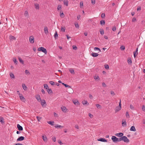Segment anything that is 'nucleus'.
I'll return each mask as SVG.
<instances>
[{
  "label": "nucleus",
  "instance_id": "1",
  "mask_svg": "<svg viewBox=\"0 0 145 145\" xmlns=\"http://www.w3.org/2000/svg\"><path fill=\"white\" fill-rule=\"evenodd\" d=\"M120 101L119 103V105L118 106L116 107L115 109V112H117L119 111L121 109V100L120 99Z\"/></svg>",
  "mask_w": 145,
  "mask_h": 145
},
{
  "label": "nucleus",
  "instance_id": "2",
  "mask_svg": "<svg viewBox=\"0 0 145 145\" xmlns=\"http://www.w3.org/2000/svg\"><path fill=\"white\" fill-rule=\"evenodd\" d=\"M38 50L39 51H42V52H44L46 54H47V51L46 49L44 48V47H41L39 48L38 49Z\"/></svg>",
  "mask_w": 145,
  "mask_h": 145
},
{
  "label": "nucleus",
  "instance_id": "3",
  "mask_svg": "<svg viewBox=\"0 0 145 145\" xmlns=\"http://www.w3.org/2000/svg\"><path fill=\"white\" fill-rule=\"evenodd\" d=\"M122 140L125 142L128 143L129 142V140L127 138V137L125 136L122 137Z\"/></svg>",
  "mask_w": 145,
  "mask_h": 145
},
{
  "label": "nucleus",
  "instance_id": "4",
  "mask_svg": "<svg viewBox=\"0 0 145 145\" xmlns=\"http://www.w3.org/2000/svg\"><path fill=\"white\" fill-rule=\"evenodd\" d=\"M19 95L21 100L24 102H25V99L24 97L22 94L19 93Z\"/></svg>",
  "mask_w": 145,
  "mask_h": 145
},
{
  "label": "nucleus",
  "instance_id": "5",
  "mask_svg": "<svg viewBox=\"0 0 145 145\" xmlns=\"http://www.w3.org/2000/svg\"><path fill=\"white\" fill-rule=\"evenodd\" d=\"M40 102L41 105L43 107H45L46 106V102L45 100H41V101H40Z\"/></svg>",
  "mask_w": 145,
  "mask_h": 145
},
{
  "label": "nucleus",
  "instance_id": "6",
  "mask_svg": "<svg viewBox=\"0 0 145 145\" xmlns=\"http://www.w3.org/2000/svg\"><path fill=\"white\" fill-rule=\"evenodd\" d=\"M29 42L31 43L34 42V38L33 36H31L29 37Z\"/></svg>",
  "mask_w": 145,
  "mask_h": 145
},
{
  "label": "nucleus",
  "instance_id": "7",
  "mask_svg": "<svg viewBox=\"0 0 145 145\" xmlns=\"http://www.w3.org/2000/svg\"><path fill=\"white\" fill-rule=\"evenodd\" d=\"M111 139L113 142H117L118 138L115 136H112Z\"/></svg>",
  "mask_w": 145,
  "mask_h": 145
},
{
  "label": "nucleus",
  "instance_id": "8",
  "mask_svg": "<svg viewBox=\"0 0 145 145\" xmlns=\"http://www.w3.org/2000/svg\"><path fill=\"white\" fill-rule=\"evenodd\" d=\"M69 89H68V91H67V92L69 93H73L74 92V91L73 89L71 88V87H69Z\"/></svg>",
  "mask_w": 145,
  "mask_h": 145
},
{
  "label": "nucleus",
  "instance_id": "9",
  "mask_svg": "<svg viewBox=\"0 0 145 145\" xmlns=\"http://www.w3.org/2000/svg\"><path fill=\"white\" fill-rule=\"evenodd\" d=\"M98 141H100L103 142H107V140L104 138H101L97 139Z\"/></svg>",
  "mask_w": 145,
  "mask_h": 145
},
{
  "label": "nucleus",
  "instance_id": "10",
  "mask_svg": "<svg viewBox=\"0 0 145 145\" xmlns=\"http://www.w3.org/2000/svg\"><path fill=\"white\" fill-rule=\"evenodd\" d=\"M72 101L74 104L75 105L79 104V103L77 100H73Z\"/></svg>",
  "mask_w": 145,
  "mask_h": 145
},
{
  "label": "nucleus",
  "instance_id": "11",
  "mask_svg": "<svg viewBox=\"0 0 145 145\" xmlns=\"http://www.w3.org/2000/svg\"><path fill=\"white\" fill-rule=\"evenodd\" d=\"M17 127L19 131H22L23 130L22 127L19 124H17Z\"/></svg>",
  "mask_w": 145,
  "mask_h": 145
},
{
  "label": "nucleus",
  "instance_id": "12",
  "mask_svg": "<svg viewBox=\"0 0 145 145\" xmlns=\"http://www.w3.org/2000/svg\"><path fill=\"white\" fill-rule=\"evenodd\" d=\"M44 31L46 35L48 33V29L47 27H44Z\"/></svg>",
  "mask_w": 145,
  "mask_h": 145
},
{
  "label": "nucleus",
  "instance_id": "13",
  "mask_svg": "<svg viewBox=\"0 0 145 145\" xmlns=\"http://www.w3.org/2000/svg\"><path fill=\"white\" fill-rule=\"evenodd\" d=\"M62 110L64 112H67V109L66 108L65 106H63L61 108Z\"/></svg>",
  "mask_w": 145,
  "mask_h": 145
},
{
  "label": "nucleus",
  "instance_id": "14",
  "mask_svg": "<svg viewBox=\"0 0 145 145\" xmlns=\"http://www.w3.org/2000/svg\"><path fill=\"white\" fill-rule=\"evenodd\" d=\"M24 137L23 136H21L19 137L17 140V141H22L24 140Z\"/></svg>",
  "mask_w": 145,
  "mask_h": 145
},
{
  "label": "nucleus",
  "instance_id": "15",
  "mask_svg": "<svg viewBox=\"0 0 145 145\" xmlns=\"http://www.w3.org/2000/svg\"><path fill=\"white\" fill-rule=\"evenodd\" d=\"M35 97L36 99H37V100L39 102H40V101H41L42 100L39 95H37L36 96H35Z\"/></svg>",
  "mask_w": 145,
  "mask_h": 145
},
{
  "label": "nucleus",
  "instance_id": "16",
  "mask_svg": "<svg viewBox=\"0 0 145 145\" xmlns=\"http://www.w3.org/2000/svg\"><path fill=\"white\" fill-rule=\"evenodd\" d=\"M24 16H25L27 18L29 17V15L28 12L27 11H25L24 13Z\"/></svg>",
  "mask_w": 145,
  "mask_h": 145
},
{
  "label": "nucleus",
  "instance_id": "17",
  "mask_svg": "<svg viewBox=\"0 0 145 145\" xmlns=\"http://www.w3.org/2000/svg\"><path fill=\"white\" fill-rule=\"evenodd\" d=\"M123 134L122 133H116L115 135L118 137H122L123 135Z\"/></svg>",
  "mask_w": 145,
  "mask_h": 145
},
{
  "label": "nucleus",
  "instance_id": "18",
  "mask_svg": "<svg viewBox=\"0 0 145 145\" xmlns=\"http://www.w3.org/2000/svg\"><path fill=\"white\" fill-rule=\"evenodd\" d=\"M130 130L131 131H136V129L135 128V126H132L130 128Z\"/></svg>",
  "mask_w": 145,
  "mask_h": 145
},
{
  "label": "nucleus",
  "instance_id": "19",
  "mask_svg": "<svg viewBox=\"0 0 145 145\" xmlns=\"http://www.w3.org/2000/svg\"><path fill=\"white\" fill-rule=\"evenodd\" d=\"M82 103L84 105H88L89 104V103H88L87 101L86 100L83 101H82Z\"/></svg>",
  "mask_w": 145,
  "mask_h": 145
},
{
  "label": "nucleus",
  "instance_id": "20",
  "mask_svg": "<svg viewBox=\"0 0 145 145\" xmlns=\"http://www.w3.org/2000/svg\"><path fill=\"white\" fill-rule=\"evenodd\" d=\"M35 8L36 9H39V5L37 3L35 4Z\"/></svg>",
  "mask_w": 145,
  "mask_h": 145
},
{
  "label": "nucleus",
  "instance_id": "21",
  "mask_svg": "<svg viewBox=\"0 0 145 145\" xmlns=\"http://www.w3.org/2000/svg\"><path fill=\"white\" fill-rule=\"evenodd\" d=\"M98 54L95 53H91V55L93 57H96L98 56Z\"/></svg>",
  "mask_w": 145,
  "mask_h": 145
},
{
  "label": "nucleus",
  "instance_id": "22",
  "mask_svg": "<svg viewBox=\"0 0 145 145\" xmlns=\"http://www.w3.org/2000/svg\"><path fill=\"white\" fill-rule=\"evenodd\" d=\"M68 1L67 0H64L63 1L64 4L67 6L68 5Z\"/></svg>",
  "mask_w": 145,
  "mask_h": 145
},
{
  "label": "nucleus",
  "instance_id": "23",
  "mask_svg": "<svg viewBox=\"0 0 145 145\" xmlns=\"http://www.w3.org/2000/svg\"><path fill=\"white\" fill-rule=\"evenodd\" d=\"M55 127L56 128L58 127V128H60V129H61L62 128H63V126L60 125H56L55 126Z\"/></svg>",
  "mask_w": 145,
  "mask_h": 145
},
{
  "label": "nucleus",
  "instance_id": "24",
  "mask_svg": "<svg viewBox=\"0 0 145 145\" xmlns=\"http://www.w3.org/2000/svg\"><path fill=\"white\" fill-rule=\"evenodd\" d=\"M9 39L10 40H15L16 38L14 37L11 35L9 37Z\"/></svg>",
  "mask_w": 145,
  "mask_h": 145
},
{
  "label": "nucleus",
  "instance_id": "25",
  "mask_svg": "<svg viewBox=\"0 0 145 145\" xmlns=\"http://www.w3.org/2000/svg\"><path fill=\"white\" fill-rule=\"evenodd\" d=\"M22 88H23L24 89V90H26L27 89V87L26 86H25V84H22Z\"/></svg>",
  "mask_w": 145,
  "mask_h": 145
},
{
  "label": "nucleus",
  "instance_id": "26",
  "mask_svg": "<svg viewBox=\"0 0 145 145\" xmlns=\"http://www.w3.org/2000/svg\"><path fill=\"white\" fill-rule=\"evenodd\" d=\"M122 124L123 126H125L126 125V122L125 121H123V120L122 121Z\"/></svg>",
  "mask_w": 145,
  "mask_h": 145
},
{
  "label": "nucleus",
  "instance_id": "27",
  "mask_svg": "<svg viewBox=\"0 0 145 145\" xmlns=\"http://www.w3.org/2000/svg\"><path fill=\"white\" fill-rule=\"evenodd\" d=\"M48 123L53 125H54V121H48L47 122Z\"/></svg>",
  "mask_w": 145,
  "mask_h": 145
},
{
  "label": "nucleus",
  "instance_id": "28",
  "mask_svg": "<svg viewBox=\"0 0 145 145\" xmlns=\"http://www.w3.org/2000/svg\"><path fill=\"white\" fill-rule=\"evenodd\" d=\"M69 71L72 74H74V70L72 69H69Z\"/></svg>",
  "mask_w": 145,
  "mask_h": 145
},
{
  "label": "nucleus",
  "instance_id": "29",
  "mask_svg": "<svg viewBox=\"0 0 145 145\" xmlns=\"http://www.w3.org/2000/svg\"><path fill=\"white\" fill-rule=\"evenodd\" d=\"M100 24L101 25H104L105 24V22L104 20H102L100 21Z\"/></svg>",
  "mask_w": 145,
  "mask_h": 145
},
{
  "label": "nucleus",
  "instance_id": "30",
  "mask_svg": "<svg viewBox=\"0 0 145 145\" xmlns=\"http://www.w3.org/2000/svg\"><path fill=\"white\" fill-rule=\"evenodd\" d=\"M18 59L20 62V63H24V61L21 58H20V57H19Z\"/></svg>",
  "mask_w": 145,
  "mask_h": 145
},
{
  "label": "nucleus",
  "instance_id": "31",
  "mask_svg": "<svg viewBox=\"0 0 145 145\" xmlns=\"http://www.w3.org/2000/svg\"><path fill=\"white\" fill-rule=\"evenodd\" d=\"M60 16L61 18H63L64 17L65 15L63 12L61 13L60 12Z\"/></svg>",
  "mask_w": 145,
  "mask_h": 145
},
{
  "label": "nucleus",
  "instance_id": "32",
  "mask_svg": "<svg viewBox=\"0 0 145 145\" xmlns=\"http://www.w3.org/2000/svg\"><path fill=\"white\" fill-rule=\"evenodd\" d=\"M58 35L57 31H56V32L54 34V37L56 39V38L58 37Z\"/></svg>",
  "mask_w": 145,
  "mask_h": 145
},
{
  "label": "nucleus",
  "instance_id": "33",
  "mask_svg": "<svg viewBox=\"0 0 145 145\" xmlns=\"http://www.w3.org/2000/svg\"><path fill=\"white\" fill-rule=\"evenodd\" d=\"M47 90V92L49 94L51 93L52 92V89H49V88H48Z\"/></svg>",
  "mask_w": 145,
  "mask_h": 145
},
{
  "label": "nucleus",
  "instance_id": "34",
  "mask_svg": "<svg viewBox=\"0 0 145 145\" xmlns=\"http://www.w3.org/2000/svg\"><path fill=\"white\" fill-rule=\"evenodd\" d=\"M144 65H145V64H139V67H140V68L141 69H142L144 68Z\"/></svg>",
  "mask_w": 145,
  "mask_h": 145
},
{
  "label": "nucleus",
  "instance_id": "35",
  "mask_svg": "<svg viewBox=\"0 0 145 145\" xmlns=\"http://www.w3.org/2000/svg\"><path fill=\"white\" fill-rule=\"evenodd\" d=\"M61 5H58L57 7L58 10H61Z\"/></svg>",
  "mask_w": 145,
  "mask_h": 145
},
{
  "label": "nucleus",
  "instance_id": "36",
  "mask_svg": "<svg viewBox=\"0 0 145 145\" xmlns=\"http://www.w3.org/2000/svg\"><path fill=\"white\" fill-rule=\"evenodd\" d=\"M44 87L46 89H47L48 88H49L47 84H45L44 85Z\"/></svg>",
  "mask_w": 145,
  "mask_h": 145
},
{
  "label": "nucleus",
  "instance_id": "37",
  "mask_svg": "<svg viewBox=\"0 0 145 145\" xmlns=\"http://www.w3.org/2000/svg\"><path fill=\"white\" fill-rule=\"evenodd\" d=\"M100 34L102 35H103L104 34V30L103 29H100Z\"/></svg>",
  "mask_w": 145,
  "mask_h": 145
},
{
  "label": "nucleus",
  "instance_id": "38",
  "mask_svg": "<svg viewBox=\"0 0 145 145\" xmlns=\"http://www.w3.org/2000/svg\"><path fill=\"white\" fill-rule=\"evenodd\" d=\"M94 78L95 80H99L100 78L98 76H94Z\"/></svg>",
  "mask_w": 145,
  "mask_h": 145
},
{
  "label": "nucleus",
  "instance_id": "39",
  "mask_svg": "<svg viewBox=\"0 0 145 145\" xmlns=\"http://www.w3.org/2000/svg\"><path fill=\"white\" fill-rule=\"evenodd\" d=\"M0 122H1L2 123H4V119L2 117L0 118Z\"/></svg>",
  "mask_w": 145,
  "mask_h": 145
},
{
  "label": "nucleus",
  "instance_id": "40",
  "mask_svg": "<svg viewBox=\"0 0 145 145\" xmlns=\"http://www.w3.org/2000/svg\"><path fill=\"white\" fill-rule=\"evenodd\" d=\"M80 8H82L83 6V3L82 1L80 2Z\"/></svg>",
  "mask_w": 145,
  "mask_h": 145
},
{
  "label": "nucleus",
  "instance_id": "41",
  "mask_svg": "<svg viewBox=\"0 0 145 145\" xmlns=\"http://www.w3.org/2000/svg\"><path fill=\"white\" fill-rule=\"evenodd\" d=\"M105 67L106 69H109V66L107 64H105Z\"/></svg>",
  "mask_w": 145,
  "mask_h": 145
},
{
  "label": "nucleus",
  "instance_id": "42",
  "mask_svg": "<svg viewBox=\"0 0 145 145\" xmlns=\"http://www.w3.org/2000/svg\"><path fill=\"white\" fill-rule=\"evenodd\" d=\"M74 25H75V27L76 28H79V26L78 25V24L77 23H75Z\"/></svg>",
  "mask_w": 145,
  "mask_h": 145
},
{
  "label": "nucleus",
  "instance_id": "43",
  "mask_svg": "<svg viewBox=\"0 0 145 145\" xmlns=\"http://www.w3.org/2000/svg\"><path fill=\"white\" fill-rule=\"evenodd\" d=\"M10 77L12 78H14V74L12 73H10Z\"/></svg>",
  "mask_w": 145,
  "mask_h": 145
},
{
  "label": "nucleus",
  "instance_id": "44",
  "mask_svg": "<svg viewBox=\"0 0 145 145\" xmlns=\"http://www.w3.org/2000/svg\"><path fill=\"white\" fill-rule=\"evenodd\" d=\"M25 73L26 74H30V73L29 71L27 70H26L25 71Z\"/></svg>",
  "mask_w": 145,
  "mask_h": 145
},
{
  "label": "nucleus",
  "instance_id": "45",
  "mask_svg": "<svg viewBox=\"0 0 145 145\" xmlns=\"http://www.w3.org/2000/svg\"><path fill=\"white\" fill-rule=\"evenodd\" d=\"M37 119L38 121H40V120L42 118L41 117H39L38 116H37Z\"/></svg>",
  "mask_w": 145,
  "mask_h": 145
},
{
  "label": "nucleus",
  "instance_id": "46",
  "mask_svg": "<svg viewBox=\"0 0 145 145\" xmlns=\"http://www.w3.org/2000/svg\"><path fill=\"white\" fill-rule=\"evenodd\" d=\"M122 137L120 138H118L117 142H120L122 140Z\"/></svg>",
  "mask_w": 145,
  "mask_h": 145
},
{
  "label": "nucleus",
  "instance_id": "47",
  "mask_svg": "<svg viewBox=\"0 0 145 145\" xmlns=\"http://www.w3.org/2000/svg\"><path fill=\"white\" fill-rule=\"evenodd\" d=\"M42 138L44 141H46L47 140V138L46 137H44V136H42Z\"/></svg>",
  "mask_w": 145,
  "mask_h": 145
},
{
  "label": "nucleus",
  "instance_id": "48",
  "mask_svg": "<svg viewBox=\"0 0 145 145\" xmlns=\"http://www.w3.org/2000/svg\"><path fill=\"white\" fill-rule=\"evenodd\" d=\"M126 117L127 118H129V116L128 112H127L126 113Z\"/></svg>",
  "mask_w": 145,
  "mask_h": 145
},
{
  "label": "nucleus",
  "instance_id": "49",
  "mask_svg": "<svg viewBox=\"0 0 145 145\" xmlns=\"http://www.w3.org/2000/svg\"><path fill=\"white\" fill-rule=\"evenodd\" d=\"M94 50H98L99 51V52H101V51L100 49L99 48H97V47H95L94 48Z\"/></svg>",
  "mask_w": 145,
  "mask_h": 145
},
{
  "label": "nucleus",
  "instance_id": "50",
  "mask_svg": "<svg viewBox=\"0 0 145 145\" xmlns=\"http://www.w3.org/2000/svg\"><path fill=\"white\" fill-rule=\"evenodd\" d=\"M130 108L131 109L133 110H134V108L133 106L131 105H130Z\"/></svg>",
  "mask_w": 145,
  "mask_h": 145
},
{
  "label": "nucleus",
  "instance_id": "51",
  "mask_svg": "<svg viewBox=\"0 0 145 145\" xmlns=\"http://www.w3.org/2000/svg\"><path fill=\"white\" fill-rule=\"evenodd\" d=\"M101 17L102 18H104L105 17V13H102L101 14Z\"/></svg>",
  "mask_w": 145,
  "mask_h": 145
},
{
  "label": "nucleus",
  "instance_id": "52",
  "mask_svg": "<svg viewBox=\"0 0 145 145\" xmlns=\"http://www.w3.org/2000/svg\"><path fill=\"white\" fill-rule=\"evenodd\" d=\"M127 62H128V63H131L132 62V61H131V58H129L128 59H127Z\"/></svg>",
  "mask_w": 145,
  "mask_h": 145
},
{
  "label": "nucleus",
  "instance_id": "53",
  "mask_svg": "<svg viewBox=\"0 0 145 145\" xmlns=\"http://www.w3.org/2000/svg\"><path fill=\"white\" fill-rule=\"evenodd\" d=\"M65 27H61V31L63 32H65Z\"/></svg>",
  "mask_w": 145,
  "mask_h": 145
},
{
  "label": "nucleus",
  "instance_id": "54",
  "mask_svg": "<svg viewBox=\"0 0 145 145\" xmlns=\"http://www.w3.org/2000/svg\"><path fill=\"white\" fill-rule=\"evenodd\" d=\"M120 49L122 50H124L125 49V47L124 46H122L120 47Z\"/></svg>",
  "mask_w": 145,
  "mask_h": 145
},
{
  "label": "nucleus",
  "instance_id": "55",
  "mask_svg": "<svg viewBox=\"0 0 145 145\" xmlns=\"http://www.w3.org/2000/svg\"><path fill=\"white\" fill-rule=\"evenodd\" d=\"M49 83L52 85H54V82L53 81H50Z\"/></svg>",
  "mask_w": 145,
  "mask_h": 145
},
{
  "label": "nucleus",
  "instance_id": "56",
  "mask_svg": "<svg viewBox=\"0 0 145 145\" xmlns=\"http://www.w3.org/2000/svg\"><path fill=\"white\" fill-rule=\"evenodd\" d=\"M96 106L97 108H100L101 107V106L99 104H97Z\"/></svg>",
  "mask_w": 145,
  "mask_h": 145
},
{
  "label": "nucleus",
  "instance_id": "57",
  "mask_svg": "<svg viewBox=\"0 0 145 145\" xmlns=\"http://www.w3.org/2000/svg\"><path fill=\"white\" fill-rule=\"evenodd\" d=\"M91 3L93 5L95 3V0H91Z\"/></svg>",
  "mask_w": 145,
  "mask_h": 145
},
{
  "label": "nucleus",
  "instance_id": "58",
  "mask_svg": "<svg viewBox=\"0 0 145 145\" xmlns=\"http://www.w3.org/2000/svg\"><path fill=\"white\" fill-rule=\"evenodd\" d=\"M110 93L113 96H114V95H115V94L114 93V92L113 91H111Z\"/></svg>",
  "mask_w": 145,
  "mask_h": 145
},
{
  "label": "nucleus",
  "instance_id": "59",
  "mask_svg": "<svg viewBox=\"0 0 145 145\" xmlns=\"http://www.w3.org/2000/svg\"><path fill=\"white\" fill-rule=\"evenodd\" d=\"M142 109L143 111H145V106L144 105L142 106Z\"/></svg>",
  "mask_w": 145,
  "mask_h": 145
},
{
  "label": "nucleus",
  "instance_id": "60",
  "mask_svg": "<svg viewBox=\"0 0 145 145\" xmlns=\"http://www.w3.org/2000/svg\"><path fill=\"white\" fill-rule=\"evenodd\" d=\"M116 27L115 26H114V27L112 28V30L113 31H116Z\"/></svg>",
  "mask_w": 145,
  "mask_h": 145
},
{
  "label": "nucleus",
  "instance_id": "61",
  "mask_svg": "<svg viewBox=\"0 0 145 145\" xmlns=\"http://www.w3.org/2000/svg\"><path fill=\"white\" fill-rule=\"evenodd\" d=\"M72 48L73 49L75 50H76L77 48V47L76 46H72Z\"/></svg>",
  "mask_w": 145,
  "mask_h": 145
},
{
  "label": "nucleus",
  "instance_id": "62",
  "mask_svg": "<svg viewBox=\"0 0 145 145\" xmlns=\"http://www.w3.org/2000/svg\"><path fill=\"white\" fill-rule=\"evenodd\" d=\"M52 140L54 142H56V138L55 137H53L52 138Z\"/></svg>",
  "mask_w": 145,
  "mask_h": 145
},
{
  "label": "nucleus",
  "instance_id": "63",
  "mask_svg": "<svg viewBox=\"0 0 145 145\" xmlns=\"http://www.w3.org/2000/svg\"><path fill=\"white\" fill-rule=\"evenodd\" d=\"M136 21V19L135 18H134L132 20V22H135Z\"/></svg>",
  "mask_w": 145,
  "mask_h": 145
},
{
  "label": "nucleus",
  "instance_id": "64",
  "mask_svg": "<svg viewBox=\"0 0 145 145\" xmlns=\"http://www.w3.org/2000/svg\"><path fill=\"white\" fill-rule=\"evenodd\" d=\"M13 61L14 63H16V58L14 57L13 58Z\"/></svg>",
  "mask_w": 145,
  "mask_h": 145
}]
</instances>
